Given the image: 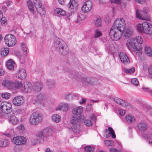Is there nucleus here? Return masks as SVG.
<instances>
[{"label": "nucleus", "instance_id": "nucleus-3", "mask_svg": "<svg viewBox=\"0 0 152 152\" xmlns=\"http://www.w3.org/2000/svg\"><path fill=\"white\" fill-rule=\"evenodd\" d=\"M138 31L141 33L152 35V25L149 22L145 21L137 26Z\"/></svg>", "mask_w": 152, "mask_h": 152}, {"label": "nucleus", "instance_id": "nucleus-38", "mask_svg": "<svg viewBox=\"0 0 152 152\" xmlns=\"http://www.w3.org/2000/svg\"><path fill=\"white\" fill-rule=\"evenodd\" d=\"M113 141L112 140H107L104 141V144L106 146H113Z\"/></svg>", "mask_w": 152, "mask_h": 152}, {"label": "nucleus", "instance_id": "nucleus-11", "mask_svg": "<svg viewBox=\"0 0 152 152\" xmlns=\"http://www.w3.org/2000/svg\"><path fill=\"white\" fill-rule=\"evenodd\" d=\"M26 141V138L22 136L15 137L12 140L13 143L16 145H23L25 144Z\"/></svg>", "mask_w": 152, "mask_h": 152}, {"label": "nucleus", "instance_id": "nucleus-40", "mask_svg": "<svg viewBox=\"0 0 152 152\" xmlns=\"http://www.w3.org/2000/svg\"><path fill=\"white\" fill-rule=\"evenodd\" d=\"M127 121L129 122H131L134 120V118L130 115L126 116L125 117Z\"/></svg>", "mask_w": 152, "mask_h": 152}, {"label": "nucleus", "instance_id": "nucleus-25", "mask_svg": "<svg viewBox=\"0 0 152 152\" xmlns=\"http://www.w3.org/2000/svg\"><path fill=\"white\" fill-rule=\"evenodd\" d=\"M9 141L7 139H2L0 140V146L1 147H6L9 145Z\"/></svg>", "mask_w": 152, "mask_h": 152}, {"label": "nucleus", "instance_id": "nucleus-16", "mask_svg": "<svg viewBox=\"0 0 152 152\" xmlns=\"http://www.w3.org/2000/svg\"><path fill=\"white\" fill-rule=\"evenodd\" d=\"M47 99V96L45 94L41 93L37 95L35 100L37 102L41 103L42 102H45Z\"/></svg>", "mask_w": 152, "mask_h": 152}, {"label": "nucleus", "instance_id": "nucleus-24", "mask_svg": "<svg viewBox=\"0 0 152 152\" xmlns=\"http://www.w3.org/2000/svg\"><path fill=\"white\" fill-rule=\"evenodd\" d=\"M36 136L44 140L46 136V131L45 130H42L36 134Z\"/></svg>", "mask_w": 152, "mask_h": 152}, {"label": "nucleus", "instance_id": "nucleus-54", "mask_svg": "<svg viewBox=\"0 0 152 152\" xmlns=\"http://www.w3.org/2000/svg\"><path fill=\"white\" fill-rule=\"evenodd\" d=\"M17 130L23 131L24 130V127L23 125L22 124L19 125L17 128Z\"/></svg>", "mask_w": 152, "mask_h": 152}, {"label": "nucleus", "instance_id": "nucleus-12", "mask_svg": "<svg viewBox=\"0 0 152 152\" xmlns=\"http://www.w3.org/2000/svg\"><path fill=\"white\" fill-rule=\"evenodd\" d=\"M2 86H22L21 82L16 80L14 81L8 80H3L2 83Z\"/></svg>", "mask_w": 152, "mask_h": 152}, {"label": "nucleus", "instance_id": "nucleus-19", "mask_svg": "<svg viewBox=\"0 0 152 152\" xmlns=\"http://www.w3.org/2000/svg\"><path fill=\"white\" fill-rule=\"evenodd\" d=\"M8 119L9 123L13 125L17 124L18 122V118L13 115H10L8 117Z\"/></svg>", "mask_w": 152, "mask_h": 152}, {"label": "nucleus", "instance_id": "nucleus-17", "mask_svg": "<svg viewBox=\"0 0 152 152\" xmlns=\"http://www.w3.org/2000/svg\"><path fill=\"white\" fill-rule=\"evenodd\" d=\"M124 36L126 38H128L131 37L133 34L132 29L130 28H127L124 29L122 31Z\"/></svg>", "mask_w": 152, "mask_h": 152}, {"label": "nucleus", "instance_id": "nucleus-43", "mask_svg": "<svg viewBox=\"0 0 152 152\" xmlns=\"http://www.w3.org/2000/svg\"><path fill=\"white\" fill-rule=\"evenodd\" d=\"M132 83L134 86H138L139 85L138 80L137 78H133L131 80Z\"/></svg>", "mask_w": 152, "mask_h": 152}, {"label": "nucleus", "instance_id": "nucleus-21", "mask_svg": "<svg viewBox=\"0 0 152 152\" xmlns=\"http://www.w3.org/2000/svg\"><path fill=\"white\" fill-rule=\"evenodd\" d=\"M83 110V107L80 106L74 108L72 110V113L74 115H79L82 113Z\"/></svg>", "mask_w": 152, "mask_h": 152}, {"label": "nucleus", "instance_id": "nucleus-23", "mask_svg": "<svg viewBox=\"0 0 152 152\" xmlns=\"http://www.w3.org/2000/svg\"><path fill=\"white\" fill-rule=\"evenodd\" d=\"M27 5L31 13L33 14H34V8L32 1L30 0H28L27 1Z\"/></svg>", "mask_w": 152, "mask_h": 152}, {"label": "nucleus", "instance_id": "nucleus-63", "mask_svg": "<svg viewBox=\"0 0 152 152\" xmlns=\"http://www.w3.org/2000/svg\"><path fill=\"white\" fill-rule=\"evenodd\" d=\"M148 72L149 74L152 75V65L149 66L148 69Z\"/></svg>", "mask_w": 152, "mask_h": 152}, {"label": "nucleus", "instance_id": "nucleus-42", "mask_svg": "<svg viewBox=\"0 0 152 152\" xmlns=\"http://www.w3.org/2000/svg\"><path fill=\"white\" fill-rule=\"evenodd\" d=\"M10 94L9 93H4L1 94V96L3 98L8 99L10 96Z\"/></svg>", "mask_w": 152, "mask_h": 152}, {"label": "nucleus", "instance_id": "nucleus-8", "mask_svg": "<svg viewBox=\"0 0 152 152\" xmlns=\"http://www.w3.org/2000/svg\"><path fill=\"white\" fill-rule=\"evenodd\" d=\"M33 2L35 7L38 12L40 15H44L45 14L44 6L40 0H34Z\"/></svg>", "mask_w": 152, "mask_h": 152}, {"label": "nucleus", "instance_id": "nucleus-51", "mask_svg": "<svg viewBox=\"0 0 152 152\" xmlns=\"http://www.w3.org/2000/svg\"><path fill=\"white\" fill-rule=\"evenodd\" d=\"M55 81L52 80H47L46 81V84L48 85H55Z\"/></svg>", "mask_w": 152, "mask_h": 152}, {"label": "nucleus", "instance_id": "nucleus-57", "mask_svg": "<svg viewBox=\"0 0 152 152\" xmlns=\"http://www.w3.org/2000/svg\"><path fill=\"white\" fill-rule=\"evenodd\" d=\"M89 118L90 119L93 121H95L96 120V117L94 114H91L90 115Z\"/></svg>", "mask_w": 152, "mask_h": 152}, {"label": "nucleus", "instance_id": "nucleus-26", "mask_svg": "<svg viewBox=\"0 0 152 152\" xmlns=\"http://www.w3.org/2000/svg\"><path fill=\"white\" fill-rule=\"evenodd\" d=\"M72 131L75 133H78L80 132V126L79 125L76 124L73 125L72 127Z\"/></svg>", "mask_w": 152, "mask_h": 152}, {"label": "nucleus", "instance_id": "nucleus-34", "mask_svg": "<svg viewBox=\"0 0 152 152\" xmlns=\"http://www.w3.org/2000/svg\"><path fill=\"white\" fill-rule=\"evenodd\" d=\"M102 23V21L100 18H97L94 21V24L96 27L101 26Z\"/></svg>", "mask_w": 152, "mask_h": 152}, {"label": "nucleus", "instance_id": "nucleus-31", "mask_svg": "<svg viewBox=\"0 0 152 152\" xmlns=\"http://www.w3.org/2000/svg\"><path fill=\"white\" fill-rule=\"evenodd\" d=\"M147 125L145 123H140L138 124V127L140 130H144L147 128Z\"/></svg>", "mask_w": 152, "mask_h": 152}, {"label": "nucleus", "instance_id": "nucleus-7", "mask_svg": "<svg viewBox=\"0 0 152 152\" xmlns=\"http://www.w3.org/2000/svg\"><path fill=\"white\" fill-rule=\"evenodd\" d=\"M0 108L4 113L8 114L12 110V107L11 103L7 102H2L0 104Z\"/></svg>", "mask_w": 152, "mask_h": 152}, {"label": "nucleus", "instance_id": "nucleus-2", "mask_svg": "<svg viewBox=\"0 0 152 152\" xmlns=\"http://www.w3.org/2000/svg\"><path fill=\"white\" fill-rule=\"evenodd\" d=\"M54 45L59 54L66 55L69 52V48L66 45L61 39L58 38L55 39Z\"/></svg>", "mask_w": 152, "mask_h": 152}, {"label": "nucleus", "instance_id": "nucleus-61", "mask_svg": "<svg viewBox=\"0 0 152 152\" xmlns=\"http://www.w3.org/2000/svg\"><path fill=\"white\" fill-rule=\"evenodd\" d=\"M66 0H58V2L61 4H64L66 2Z\"/></svg>", "mask_w": 152, "mask_h": 152}, {"label": "nucleus", "instance_id": "nucleus-32", "mask_svg": "<svg viewBox=\"0 0 152 152\" xmlns=\"http://www.w3.org/2000/svg\"><path fill=\"white\" fill-rule=\"evenodd\" d=\"M102 33L98 29H96L95 30L94 34V37L95 38H99L102 35Z\"/></svg>", "mask_w": 152, "mask_h": 152}, {"label": "nucleus", "instance_id": "nucleus-14", "mask_svg": "<svg viewBox=\"0 0 152 152\" xmlns=\"http://www.w3.org/2000/svg\"><path fill=\"white\" fill-rule=\"evenodd\" d=\"M23 96H18L14 98L12 100L13 104L16 106H19L21 105L24 102Z\"/></svg>", "mask_w": 152, "mask_h": 152}, {"label": "nucleus", "instance_id": "nucleus-50", "mask_svg": "<svg viewBox=\"0 0 152 152\" xmlns=\"http://www.w3.org/2000/svg\"><path fill=\"white\" fill-rule=\"evenodd\" d=\"M77 6V4L75 3V1L72 0L71 2L70 5L69 7L72 9H74L76 8Z\"/></svg>", "mask_w": 152, "mask_h": 152}, {"label": "nucleus", "instance_id": "nucleus-60", "mask_svg": "<svg viewBox=\"0 0 152 152\" xmlns=\"http://www.w3.org/2000/svg\"><path fill=\"white\" fill-rule=\"evenodd\" d=\"M122 1V0H111V2L112 3H113L119 4Z\"/></svg>", "mask_w": 152, "mask_h": 152}, {"label": "nucleus", "instance_id": "nucleus-62", "mask_svg": "<svg viewBox=\"0 0 152 152\" xmlns=\"http://www.w3.org/2000/svg\"><path fill=\"white\" fill-rule=\"evenodd\" d=\"M135 1H137L138 3L140 4H143L146 1L145 0H135Z\"/></svg>", "mask_w": 152, "mask_h": 152}, {"label": "nucleus", "instance_id": "nucleus-48", "mask_svg": "<svg viewBox=\"0 0 152 152\" xmlns=\"http://www.w3.org/2000/svg\"><path fill=\"white\" fill-rule=\"evenodd\" d=\"M122 106L127 107L128 108H131L132 107V105L124 101V102L121 105Z\"/></svg>", "mask_w": 152, "mask_h": 152}, {"label": "nucleus", "instance_id": "nucleus-30", "mask_svg": "<svg viewBox=\"0 0 152 152\" xmlns=\"http://www.w3.org/2000/svg\"><path fill=\"white\" fill-rule=\"evenodd\" d=\"M55 12L56 13L62 15H64L66 13L64 10L59 8H56L55 10Z\"/></svg>", "mask_w": 152, "mask_h": 152}, {"label": "nucleus", "instance_id": "nucleus-52", "mask_svg": "<svg viewBox=\"0 0 152 152\" xmlns=\"http://www.w3.org/2000/svg\"><path fill=\"white\" fill-rule=\"evenodd\" d=\"M32 88H33L34 90L35 91H39L42 88V86H33Z\"/></svg>", "mask_w": 152, "mask_h": 152}, {"label": "nucleus", "instance_id": "nucleus-59", "mask_svg": "<svg viewBox=\"0 0 152 152\" xmlns=\"http://www.w3.org/2000/svg\"><path fill=\"white\" fill-rule=\"evenodd\" d=\"M120 4L121 7L122 9H124L125 8L126 4L125 3H124L122 2V1L120 2V3H119Z\"/></svg>", "mask_w": 152, "mask_h": 152}, {"label": "nucleus", "instance_id": "nucleus-55", "mask_svg": "<svg viewBox=\"0 0 152 152\" xmlns=\"http://www.w3.org/2000/svg\"><path fill=\"white\" fill-rule=\"evenodd\" d=\"M118 111L119 114L122 116H124L126 113V111L124 110H121V109H119Z\"/></svg>", "mask_w": 152, "mask_h": 152}, {"label": "nucleus", "instance_id": "nucleus-20", "mask_svg": "<svg viewBox=\"0 0 152 152\" xmlns=\"http://www.w3.org/2000/svg\"><path fill=\"white\" fill-rule=\"evenodd\" d=\"M69 106L67 104L65 103L60 104L56 109V110H62L63 111H66L68 109Z\"/></svg>", "mask_w": 152, "mask_h": 152}, {"label": "nucleus", "instance_id": "nucleus-36", "mask_svg": "<svg viewBox=\"0 0 152 152\" xmlns=\"http://www.w3.org/2000/svg\"><path fill=\"white\" fill-rule=\"evenodd\" d=\"M135 70L134 68H132L130 69H127L124 68L123 69V71L127 73L131 74L133 73Z\"/></svg>", "mask_w": 152, "mask_h": 152}, {"label": "nucleus", "instance_id": "nucleus-41", "mask_svg": "<svg viewBox=\"0 0 152 152\" xmlns=\"http://www.w3.org/2000/svg\"><path fill=\"white\" fill-rule=\"evenodd\" d=\"M84 124L88 126H91L93 124L92 121L90 120L86 119L85 120Z\"/></svg>", "mask_w": 152, "mask_h": 152}, {"label": "nucleus", "instance_id": "nucleus-33", "mask_svg": "<svg viewBox=\"0 0 152 152\" xmlns=\"http://www.w3.org/2000/svg\"><path fill=\"white\" fill-rule=\"evenodd\" d=\"M9 50L8 48H6L2 49L1 52V55L3 56H6L9 53Z\"/></svg>", "mask_w": 152, "mask_h": 152}, {"label": "nucleus", "instance_id": "nucleus-10", "mask_svg": "<svg viewBox=\"0 0 152 152\" xmlns=\"http://www.w3.org/2000/svg\"><path fill=\"white\" fill-rule=\"evenodd\" d=\"M7 88L10 89L12 90L17 89H20L24 93H29L32 90L33 86H6Z\"/></svg>", "mask_w": 152, "mask_h": 152}, {"label": "nucleus", "instance_id": "nucleus-18", "mask_svg": "<svg viewBox=\"0 0 152 152\" xmlns=\"http://www.w3.org/2000/svg\"><path fill=\"white\" fill-rule=\"evenodd\" d=\"M17 74L18 75V77L21 79L24 78L26 76L25 70L23 68L20 69L18 70Z\"/></svg>", "mask_w": 152, "mask_h": 152}, {"label": "nucleus", "instance_id": "nucleus-53", "mask_svg": "<svg viewBox=\"0 0 152 152\" xmlns=\"http://www.w3.org/2000/svg\"><path fill=\"white\" fill-rule=\"evenodd\" d=\"M109 151L110 152H122L121 150L118 149L113 148H110L109 149Z\"/></svg>", "mask_w": 152, "mask_h": 152}, {"label": "nucleus", "instance_id": "nucleus-58", "mask_svg": "<svg viewBox=\"0 0 152 152\" xmlns=\"http://www.w3.org/2000/svg\"><path fill=\"white\" fill-rule=\"evenodd\" d=\"M1 24H4L6 23L7 20L6 18L5 17H2L1 18Z\"/></svg>", "mask_w": 152, "mask_h": 152}, {"label": "nucleus", "instance_id": "nucleus-15", "mask_svg": "<svg viewBox=\"0 0 152 152\" xmlns=\"http://www.w3.org/2000/svg\"><path fill=\"white\" fill-rule=\"evenodd\" d=\"M119 56L121 61L124 64L126 65L129 63V59L124 53L121 52L119 54Z\"/></svg>", "mask_w": 152, "mask_h": 152}, {"label": "nucleus", "instance_id": "nucleus-35", "mask_svg": "<svg viewBox=\"0 0 152 152\" xmlns=\"http://www.w3.org/2000/svg\"><path fill=\"white\" fill-rule=\"evenodd\" d=\"M20 47L24 55L26 56L27 54V48L24 42H22L21 43Z\"/></svg>", "mask_w": 152, "mask_h": 152}, {"label": "nucleus", "instance_id": "nucleus-5", "mask_svg": "<svg viewBox=\"0 0 152 152\" xmlns=\"http://www.w3.org/2000/svg\"><path fill=\"white\" fill-rule=\"evenodd\" d=\"M127 46L129 49L135 51L139 55L141 54V50L138 49L135 45V39L134 38H131L128 39L126 43Z\"/></svg>", "mask_w": 152, "mask_h": 152}, {"label": "nucleus", "instance_id": "nucleus-6", "mask_svg": "<svg viewBox=\"0 0 152 152\" xmlns=\"http://www.w3.org/2000/svg\"><path fill=\"white\" fill-rule=\"evenodd\" d=\"M4 42L9 47H12L16 43V37L13 35L7 34L4 37Z\"/></svg>", "mask_w": 152, "mask_h": 152}, {"label": "nucleus", "instance_id": "nucleus-29", "mask_svg": "<svg viewBox=\"0 0 152 152\" xmlns=\"http://www.w3.org/2000/svg\"><path fill=\"white\" fill-rule=\"evenodd\" d=\"M52 119L53 122L58 123L60 121L61 117L58 114H54L52 115Z\"/></svg>", "mask_w": 152, "mask_h": 152}, {"label": "nucleus", "instance_id": "nucleus-27", "mask_svg": "<svg viewBox=\"0 0 152 152\" xmlns=\"http://www.w3.org/2000/svg\"><path fill=\"white\" fill-rule=\"evenodd\" d=\"M65 97L68 100H71L73 98H75L76 99H79L80 96L78 95H74L72 94H69L67 95H65Z\"/></svg>", "mask_w": 152, "mask_h": 152}, {"label": "nucleus", "instance_id": "nucleus-46", "mask_svg": "<svg viewBox=\"0 0 152 152\" xmlns=\"http://www.w3.org/2000/svg\"><path fill=\"white\" fill-rule=\"evenodd\" d=\"M135 40L138 43L141 44L142 43L143 40L142 38L140 36H138L136 37Z\"/></svg>", "mask_w": 152, "mask_h": 152}, {"label": "nucleus", "instance_id": "nucleus-28", "mask_svg": "<svg viewBox=\"0 0 152 152\" xmlns=\"http://www.w3.org/2000/svg\"><path fill=\"white\" fill-rule=\"evenodd\" d=\"M145 53L149 56H151L152 55V50L148 46H146L145 47Z\"/></svg>", "mask_w": 152, "mask_h": 152}, {"label": "nucleus", "instance_id": "nucleus-1", "mask_svg": "<svg viewBox=\"0 0 152 152\" xmlns=\"http://www.w3.org/2000/svg\"><path fill=\"white\" fill-rule=\"evenodd\" d=\"M125 27V21L121 19H117L110 30L109 35L113 40L117 41L121 37L122 31Z\"/></svg>", "mask_w": 152, "mask_h": 152}, {"label": "nucleus", "instance_id": "nucleus-45", "mask_svg": "<svg viewBox=\"0 0 152 152\" xmlns=\"http://www.w3.org/2000/svg\"><path fill=\"white\" fill-rule=\"evenodd\" d=\"M85 151L87 152H93L94 148L92 147L87 146L85 147Z\"/></svg>", "mask_w": 152, "mask_h": 152}, {"label": "nucleus", "instance_id": "nucleus-64", "mask_svg": "<svg viewBox=\"0 0 152 152\" xmlns=\"http://www.w3.org/2000/svg\"><path fill=\"white\" fill-rule=\"evenodd\" d=\"M12 2L10 1H7L6 3L8 7L9 6H10L11 5H12Z\"/></svg>", "mask_w": 152, "mask_h": 152}, {"label": "nucleus", "instance_id": "nucleus-47", "mask_svg": "<svg viewBox=\"0 0 152 152\" xmlns=\"http://www.w3.org/2000/svg\"><path fill=\"white\" fill-rule=\"evenodd\" d=\"M142 91L146 92L152 94V89L151 90L150 89L146 87H143L142 88Z\"/></svg>", "mask_w": 152, "mask_h": 152}, {"label": "nucleus", "instance_id": "nucleus-9", "mask_svg": "<svg viewBox=\"0 0 152 152\" xmlns=\"http://www.w3.org/2000/svg\"><path fill=\"white\" fill-rule=\"evenodd\" d=\"M148 11V8L147 7H144L143 8L142 12L145 15H144L142 13L141 11L138 9H137L136 10V16L137 18L141 20H149L150 18L149 17L146 16V14Z\"/></svg>", "mask_w": 152, "mask_h": 152}, {"label": "nucleus", "instance_id": "nucleus-56", "mask_svg": "<svg viewBox=\"0 0 152 152\" xmlns=\"http://www.w3.org/2000/svg\"><path fill=\"white\" fill-rule=\"evenodd\" d=\"M86 99L85 98H82L81 100H80L79 102V103L80 104H82L86 103Z\"/></svg>", "mask_w": 152, "mask_h": 152}, {"label": "nucleus", "instance_id": "nucleus-4", "mask_svg": "<svg viewBox=\"0 0 152 152\" xmlns=\"http://www.w3.org/2000/svg\"><path fill=\"white\" fill-rule=\"evenodd\" d=\"M42 119V116L40 113L36 112L33 113L30 117L29 122L31 124L36 125L40 123Z\"/></svg>", "mask_w": 152, "mask_h": 152}, {"label": "nucleus", "instance_id": "nucleus-44", "mask_svg": "<svg viewBox=\"0 0 152 152\" xmlns=\"http://www.w3.org/2000/svg\"><path fill=\"white\" fill-rule=\"evenodd\" d=\"M79 119L76 117L72 116V118L71 124H76L78 122Z\"/></svg>", "mask_w": 152, "mask_h": 152}, {"label": "nucleus", "instance_id": "nucleus-13", "mask_svg": "<svg viewBox=\"0 0 152 152\" xmlns=\"http://www.w3.org/2000/svg\"><path fill=\"white\" fill-rule=\"evenodd\" d=\"M92 6V3L91 1H86L82 7V10L84 12H88L91 10Z\"/></svg>", "mask_w": 152, "mask_h": 152}, {"label": "nucleus", "instance_id": "nucleus-37", "mask_svg": "<svg viewBox=\"0 0 152 152\" xmlns=\"http://www.w3.org/2000/svg\"><path fill=\"white\" fill-rule=\"evenodd\" d=\"M108 130H107L109 132V133H110L112 136V138H115L116 137L115 135L113 129L111 127H109L108 128Z\"/></svg>", "mask_w": 152, "mask_h": 152}, {"label": "nucleus", "instance_id": "nucleus-22", "mask_svg": "<svg viewBox=\"0 0 152 152\" xmlns=\"http://www.w3.org/2000/svg\"><path fill=\"white\" fill-rule=\"evenodd\" d=\"M15 65V62L12 59L9 60L6 64V66L7 68L11 70L13 69Z\"/></svg>", "mask_w": 152, "mask_h": 152}, {"label": "nucleus", "instance_id": "nucleus-39", "mask_svg": "<svg viewBox=\"0 0 152 152\" xmlns=\"http://www.w3.org/2000/svg\"><path fill=\"white\" fill-rule=\"evenodd\" d=\"M114 100L116 103L121 105L124 102V100H123L120 98H114Z\"/></svg>", "mask_w": 152, "mask_h": 152}, {"label": "nucleus", "instance_id": "nucleus-49", "mask_svg": "<svg viewBox=\"0 0 152 152\" xmlns=\"http://www.w3.org/2000/svg\"><path fill=\"white\" fill-rule=\"evenodd\" d=\"M144 109L148 114H151V113H152V108L148 107H145L144 108Z\"/></svg>", "mask_w": 152, "mask_h": 152}]
</instances>
